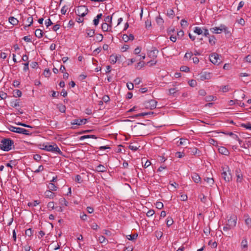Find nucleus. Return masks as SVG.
Segmentation results:
<instances>
[{
	"mask_svg": "<svg viewBox=\"0 0 251 251\" xmlns=\"http://www.w3.org/2000/svg\"><path fill=\"white\" fill-rule=\"evenodd\" d=\"M208 142L211 145L214 146H217V142L213 139H209Z\"/></svg>",
	"mask_w": 251,
	"mask_h": 251,
	"instance_id": "49",
	"label": "nucleus"
},
{
	"mask_svg": "<svg viewBox=\"0 0 251 251\" xmlns=\"http://www.w3.org/2000/svg\"><path fill=\"white\" fill-rule=\"evenodd\" d=\"M223 172L222 173V177L226 182H229L232 179V176L230 170L228 167L223 168Z\"/></svg>",
	"mask_w": 251,
	"mask_h": 251,
	"instance_id": "4",
	"label": "nucleus"
},
{
	"mask_svg": "<svg viewBox=\"0 0 251 251\" xmlns=\"http://www.w3.org/2000/svg\"><path fill=\"white\" fill-rule=\"evenodd\" d=\"M189 143V142L188 140H187L186 139H182L181 138L180 139V142H178V146H180V145L185 146V145H187Z\"/></svg>",
	"mask_w": 251,
	"mask_h": 251,
	"instance_id": "23",
	"label": "nucleus"
},
{
	"mask_svg": "<svg viewBox=\"0 0 251 251\" xmlns=\"http://www.w3.org/2000/svg\"><path fill=\"white\" fill-rule=\"evenodd\" d=\"M9 22L13 25H18V20L14 17H10L9 18Z\"/></svg>",
	"mask_w": 251,
	"mask_h": 251,
	"instance_id": "19",
	"label": "nucleus"
},
{
	"mask_svg": "<svg viewBox=\"0 0 251 251\" xmlns=\"http://www.w3.org/2000/svg\"><path fill=\"white\" fill-rule=\"evenodd\" d=\"M44 170V167L43 165H40L38 167V168L34 171V172L36 173H39L41 171H42Z\"/></svg>",
	"mask_w": 251,
	"mask_h": 251,
	"instance_id": "57",
	"label": "nucleus"
},
{
	"mask_svg": "<svg viewBox=\"0 0 251 251\" xmlns=\"http://www.w3.org/2000/svg\"><path fill=\"white\" fill-rule=\"evenodd\" d=\"M214 97L213 96H208L205 98V100L206 101H211L214 100Z\"/></svg>",
	"mask_w": 251,
	"mask_h": 251,
	"instance_id": "50",
	"label": "nucleus"
},
{
	"mask_svg": "<svg viewBox=\"0 0 251 251\" xmlns=\"http://www.w3.org/2000/svg\"><path fill=\"white\" fill-rule=\"evenodd\" d=\"M224 133L225 134H226V135H229V136H232L233 138L236 139H237L238 141L240 140L238 136L237 135L234 134L233 133H232L231 132H227V133Z\"/></svg>",
	"mask_w": 251,
	"mask_h": 251,
	"instance_id": "35",
	"label": "nucleus"
},
{
	"mask_svg": "<svg viewBox=\"0 0 251 251\" xmlns=\"http://www.w3.org/2000/svg\"><path fill=\"white\" fill-rule=\"evenodd\" d=\"M145 126L144 124L138 123L132 127V130L135 136H142L143 135L142 131L145 127Z\"/></svg>",
	"mask_w": 251,
	"mask_h": 251,
	"instance_id": "3",
	"label": "nucleus"
},
{
	"mask_svg": "<svg viewBox=\"0 0 251 251\" xmlns=\"http://www.w3.org/2000/svg\"><path fill=\"white\" fill-rule=\"evenodd\" d=\"M47 206L48 208H50L51 209H53L54 207V202L53 201L49 202L48 203Z\"/></svg>",
	"mask_w": 251,
	"mask_h": 251,
	"instance_id": "60",
	"label": "nucleus"
},
{
	"mask_svg": "<svg viewBox=\"0 0 251 251\" xmlns=\"http://www.w3.org/2000/svg\"><path fill=\"white\" fill-rule=\"evenodd\" d=\"M55 196L54 193L52 192V191L50 190H47L45 192V196L46 198L53 199V197Z\"/></svg>",
	"mask_w": 251,
	"mask_h": 251,
	"instance_id": "15",
	"label": "nucleus"
},
{
	"mask_svg": "<svg viewBox=\"0 0 251 251\" xmlns=\"http://www.w3.org/2000/svg\"><path fill=\"white\" fill-rule=\"evenodd\" d=\"M227 30V27L225 25H221L220 27H215L210 29V30L213 33L219 34L221 33L222 31H226Z\"/></svg>",
	"mask_w": 251,
	"mask_h": 251,
	"instance_id": "9",
	"label": "nucleus"
},
{
	"mask_svg": "<svg viewBox=\"0 0 251 251\" xmlns=\"http://www.w3.org/2000/svg\"><path fill=\"white\" fill-rule=\"evenodd\" d=\"M180 70L182 72H188L189 71V68L186 66H182L180 68Z\"/></svg>",
	"mask_w": 251,
	"mask_h": 251,
	"instance_id": "43",
	"label": "nucleus"
},
{
	"mask_svg": "<svg viewBox=\"0 0 251 251\" xmlns=\"http://www.w3.org/2000/svg\"><path fill=\"white\" fill-rule=\"evenodd\" d=\"M155 212L153 210H149L146 215L148 217H151V216H152L154 214Z\"/></svg>",
	"mask_w": 251,
	"mask_h": 251,
	"instance_id": "53",
	"label": "nucleus"
},
{
	"mask_svg": "<svg viewBox=\"0 0 251 251\" xmlns=\"http://www.w3.org/2000/svg\"><path fill=\"white\" fill-rule=\"evenodd\" d=\"M241 246L244 248H246L248 247V241L246 238H245L241 242Z\"/></svg>",
	"mask_w": 251,
	"mask_h": 251,
	"instance_id": "36",
	"label": "nucleus"
},
{
	"mask_svg": "<svg viewBox=\"0 0 251 251\" xmlns=\"http://www.w3.org/2000/svg\"><path fill=\"white\" fill-rule=\"evenodd\" d=\"M151 114H153V112H144V113H141L138 114L134 115L132 116V118H137L138 117H143L148 115H150Z\"/></svg>",
	"mask_w": 251,
	"mask_h": 251,
	"instance_id": "26",
	"label": "nucleus"
},
{
	"mask_svg": "<svg viewBox=\"0 0 251 251\" xmlns=\"http://www.w3.org/2000/svg\"><path fill=\"white\" fill-rule=\"evenodd\" d=\"M48 188L49 189V190L52 191H55L57 190V187L53 183L50 182L48 185Z\"/></svg>",
	"mask_w": 251,
	"mask_h": 251,
	"instance_id": "21",
	"label": "nucleus"
},
{
	"mask_svg": "<svg viewBox=\"0 0 251 251\" xmlns=\"http://www.w3.org/2000/svg\"><path fill=\"white\" fill-rule=\"evenodd\" d=\"M137 236H138V234H130V235H128L127 236V238L129 240H134L135 239H136Z\"/></svg>",
	"mask_w": 251,
	"mask_h": 251,
	"instance_id": "34",
	"label": "nucleus"
},
{
	"mask_svg": "<svg viewBox=\"0 0 251 251\" xmlns=\"http://www.w3.org/2000/svg\"><path fill=\"white\" fill-rule=\"evenodd\" d=\"M177 90L176 88H172L169 90L170 95H175Z\"/></svg>",
	"mask_w": 251,
	"mask_h": 251,
	"instance_id": "44",
	"label": "nucleus"
},
{
	"mask_svg": "<svg viewBox=\"0 0 251 251\" xmlns=\"http://www.w3.org/2000/svg\"><path fill=\"white\" fill-rule=\"evenodd\" d=\"M204 180L207 182V183L209 184L210 185L213 184L214 181V179L210 177H206L204 178Z\"/></svg>",
	"mask_w": 251,
	"mask_h": 251,
	"instance_id": "39",
	"label": "nucleus"
},
{
	"mask_svg": "<svg viewBox=\"0 0 251 251\" xmlns=\"http://www.w3.org/2000/svg\"><path fill=\"white\" fill-rule=\"evenodd\" d=\"M158 52V50H151L149 53L148 56L152 58H156Z\"/></svg>",
	"mask_w": 251,
	"mask_h": 251,
	"instance_id": "16",
	"label": "nucleus"
},
{
	"mask_svg": "<svg viewBox=\"0 0 251 251\" xmlns=\"http://www.w3.org/2000/svg\"><path fill=\"white\" fill-rule=\"evenodd\" d=\"M59 110L61 112L64 113L66 110V107L65 105H61L59 107Z\"/></svg>",
	"mask_w": 251,
	"mask_h": 251,
	"instance_id": "56",
	"label": "nucleus"
},
{
	"mask_svg": "<svg viewBox=\"0 0 251 251\" xmlns=\"http://www.w3.org/2000/svg\"><path fill=\"white\" fill-rule=\"evenodd\" d=\"M191 178L195 183H198L201 181V178L197 173H192L191 174Z\"/></svg>",
	"mask_w": 251,
	"mask_h": 251,
	"instance_id": "12",
	"label": "nucleus"
},
{
	"mask_svg": "<svg viewBox=\"0 0 251 251\" xmlns=\"http://www.w3.org/2000/svg\"><path fill=\"white\" fill-rule=\"evenodd\" d=\"M120 55H114L112 54L110 56V61L112 64H115L117 61H118L120 58H121Z\"/></svg>",
	"mask_w": 251,
	"mask_h": 251,
	"instance_id": "13",
	"label": "nucleus"
},
{
	"mask_svg": "<svg viewBox=\"0 0 251 251\" xmlns=\"http://www.w3.org/2000/svg\"><path fill=\"white\" fill-rule=\"evenodd\" d=\"M87 121V119H75L71 122V125H78L80 126L82 124H85L86 123Z\"/></svg>",
	"mask_w": 251,
	"mask_h": 251,
	"instance_id": "11",
	"label": "nucleus"
},
{
	"mask_svg": "<svg viewBox=\"0 0 251 251\" xmlns=\"http://www.w3.org/2000/svg\"><path fill=\"white\" fill-rule=\"evenodd\" d=\"M199 198L201 199V201L203 203H205L206 201V198L203 194H201L199 196Z\"/></svg>",
	"mask_w": 251,
	"mask_h": 251,
	"instance_id": "41",
	"label": "nucleus"
},
{
	"mask_svg": "<svg viewBox=\"0 0 251 251\" xmlns=\"http://www.w3.org/2000/svg\"><path fill=\"white\" fill-rule=\"evenodd\" d=\"M27 22L29 23L28 26H30L33 22V18L31 16L28 17L27 19Z\"/></svg>",
	"mask_w": 251,
	"mask_h": 251,
	"instance_id": "52",
	"label": "nucleus"
},
{
	"mask_svg": "<svg viewBox=\"0 0 251 251\" xmlns=\"http://www.w3.org/2000/svg\"><path fill=\"white\" fill-rule=\"evenodd\" d=\"M157 102L154 100H150L146 102V106L150 109H154L156 107Z\"/></svg>",
	"mask_w": 251,
	"mask_h": 251,
	"instance_id": "10",
	"label": "nucleus"
},
{
	"mask_svg": "<svg viewBox=\"0 0 251 251\" xmlns=\"http://www.w3.org/2000/svg\"><path fill=\"white\" fill-rule=\"evenodd\" d=\"M209 60L214 64L218 65L221 62L219 54L216 53H213L210 55Z\"/></svg>",
	"mask_w": 251,
	"mask_h": 251,
	"instance_id": "7",
	"label": "nucleus"
},
{
	"mask_svg": "<svg viewBox=\"0 0 251 251\" xmlns=\"http://www.w3.org/2000/svg\"><path fill=\"white\" fill-rule=\"evenodd\" d=\"M68 8L66 5H64L62 7V8L61 9V13L63 15H65L66 13L67 10Z\"/></svg>",
	"mask_w": 251,
	"mask_h": 251,
	"instance_id": "48",
	"label": "nucleus"
},
{
	"mask_svg": "<svg viewBox=\"0 0 251 251\" xmlns=\"http://www.w3.org/2000/svg\"><path fill=\"white\" fill-rule=\"evenodd\" d=\"M109 28H111V26L106 23H103L101 25V29L103 31H108Z\"/></svg>",
	"mask_w": 251,
	"mask_h": 251,
	"instance_id": "24",
	"label": "nucleus"
},
{
	"mask_svg": "<svg viewBox=\"0 0 251 251\" xmlns=\"http://www.w3.org/2000/svg\"><path fill=\"white\" fill-rule=\"evenodd\" d=\"M216 38L214 36H211L209 39V42L211 45H214L215 44Z\"/></svg>",
	"mask_w": 251,
	"mask_h": 251,
	"instance_id": "38",
	"label": "nucleus"
},
{
	"mask_svg": "<svg viewBox=\"0 0 251 251\" xmlns=\"http://www.w3.org/2000/svg\"><path fill=\"white\" fill-rule=\"evenodd\" d=\"M43 150H46L48 151H51L52 152H57L60 155L62 154V152L60 151L59 148L57 147L56 144H54L53 145H43Z\"/></svg>",
	"mask_w": 251,
	"mask_h": 251,
	"instance_id": "2",
	"label": "nucleus"
},
{
	"mask_svg": "<svg viewBox=\"0 0 251 251\" xmlns=\"http://www.w3.org/2000/svg\"><path fill=\"white\" fill-rule=\"evenodd\" d=\"M145 25H146V28H149V27H151V21L149 19H147L145 22Z\"/></svg>",
	"mask_w": 251,
	"mask_h": 251,
	"instance_id": "55",
	"label": "nucleus"
},
{
	"mask_svg": "<svg viewBox=\"0 0 251 251\" xmlns=\"http://www.w3.org/2000/svg\"><path fill=\"white\" fill-rule=\"evenodd\" d=\"M39 203H40V202L38 201L35 200V201H34L33 202H28L27 205L29 207H34V206H37L38 204H39Z\"/></svg>",
	"mask_w": 251,
	"mask_h": 251,
	"instance_id": "28",
	"label": "nucleus"
},
{
	"mask_svg": "<svg viewBox=\"0 0 251 251\" xmlns=\"http://www.w3.org/2000/svg\"><path fill=\"white\" fill-rule=\"evenodd\" d=\"M9 129L11 131L18 133L23 134L24 135H31V133L29 131H28L25 128H21V127H17L13 126H11Z\"/></svg>",
	"mask_w": 251,
	"mask_h": 251,
	"instance_id": "6",
	"label": "nucleus"
},
{
	"mask_svg": "<svg viewBox=\"0 0 251 251\" xmlns=\"http://www.w3.org/2000/svg\"><path fill=\"white\" fill-rule=\"evenodd\" d=\"M87 37H92L95 34V30L90 28H87L86 30Z\"/></svg>",
	"mask_w": 251,
	"mask_h": 251,
	"instance_id": "20",
	"label": "nucleus"
},
{
	"mask_svg": "<svg viewBox=\"0 0 251 251\" xmlns=\"http://www.w3.org/2000/svg\"><path fill=\"white\" fill-rule=\"evenodd\" d=\"M193 54L192 52H186L184 55V58L190 59L193 56Z\"/></svg>",
	"mask_w": 251,
	"mask_h": 251,
	"instance_id": "40",
	"label": "nucleus"
},
{
	"mask_svg": "<svg viewBox=\"0 0 251 251\" xmlns=\"http://www.w3.org/2000/svg\"><path fill=\"white\" fill-rule=\"evenodd\" d=\"M194 32L195 33H197L198 35H200V34H201L202 33V29L200 27H199L198 26H197V27H195Z\"/></svg>",
	"mask_w": 251,
	"mask_h": 251,
	"instance_id": "32",
	"label": "nucleus"
},
{
	"mask_svg": "<svg viewBox=\"0 0 251 251\" xmlns=\"http://www.w3.org/2000/svg\"><path fill=\"white\" fill-rule=\"evenodd\" d=\"M245 224L246 225H247L249 227L251 226V219L250 218H248L246 219H245Z\"/></svg>",
	"mask_w": 251,
	"mask_h": 251,
	"instance_id": "47",
	"label": "nucleus"
},
{
	"mask_svg": "<svg viewBox=\"0 0 251 251\" xmlns=\"http://www.w3.org/2000/svg\"><path fill=\"white\" fill-rule=\"evenodd\" d=\"M156 22L158 25H162L164 23V20L159 16L156 18Z\"/></svg>",
	"mask_w": 251,
	"mask_h": 251,
	"instance_id": "27",
	"label": "nucleus"
},
{
	"mask_svg": "<svg viewBox=\"0 0 251 251\" xmlns=\"http://www.w3.org/2000/svg\"><path fill=\"white\" fill-rule=\"evenodd\" d=\"M88 9L87 6L85 5L79 6L75 10V13L78 16L84 17L87 14Z\"/></svg>",
	"mask_w": 251,
	"mask_h": 251,
	"instance_id": "5",
	"label": "nucleus"
},
{
	"mask_svg": "<svg viewBox=\"0 0 251 251\" xmlns=\"http://www.w3.org/2000/svg\"><path fill=\"white\" fill-rule=\"evenodd\" d=\"M201 79L202 80H204V79H208L210 78V74L208 73V74H201Z\"/></svg>",
	"mask_w": 251,
	"mask_h": 251,
	"instance_id": "31",
	"label": "nucleus"
},
{
	"mask_svg": "<svg viewBox=\"0 0 251 251\" xmlns=\"http://www.w3.org/2000/svg\"><path fill=\"white\" fill-rule=\"evenodd\" d=\"M218 150L219 152L224 155H227L229 153V151L224 147H221Z\"/></svg>",
	"mask_w": 251,
	"mask_h": 251,
	"instance_id": "17",
	"label": "nucleus"
},
{
	"mask_svg": "<svg viewBox=\"0 0 251 251\" xmlns=\"http://www.w3.org/2000/svg\"><path fill=\"white\" fill-rule=\"evenodd\" d=\"M129 149L133 151H136L138 149V147L134 145H130L129 146Z\"/></svg>",
	"mask_w": 251,
	"mask_h": 251,
	"instance_id": "62",
	"label": "nucleus"
},
{
	"mask_svg": "<svg viewBox=\"0 0 251 251\" xmlns=\"http://www.w3.org/2000/svg\"><path fill=\"white\" fill-rule=\"evenodd\" d=\"M60 202L62 204H64L65 206H67L68 204V201L65 200V198H62V199H60Z\"/></svg>",
	"mask_w": 251,
	"mask_h": 251,
	"instance_id": "54",
	"label": "nucleus"
},
{
	"mask_svg": "<svg viewBox=\"0 0 251 251\" xmlns=\"http://www.w3.org/2000/svg\"><path fill=\"white\" fill-rule=\"evenodd\" d=\"M10 106L13 107H16L17 106H20L19 100H13L10 101Z\"/></svg>",
	"mask_w": 251,
	"mask_h": 251,
	"instance_id": "25",
	"label": "nucleus"
},
{
	"mask_svg": "<svg viewBox=\"0 0 251 251\" xmlns=\"http://www.w3.org/2000/svg\"><path fill=\"white\" fill-rule=\"evenodd\" d=\"M33 230L31 228H28L25 230V233L26 236L28 237H30L33 234Z\"/></svg>",
	"mask_w": 251,
	"mask_h": 251,
	"instance_id": "37",
	"label": "nucleus"
},
{
	"mask_svg": "<svg viewBox=\"0 0 251 251\" xmlns=\"http://www.w3.org/2000/svg\"><path fill=\"white\" fill-rule=\"evenodd\" d=\"M236 176L237 177V182H241L242 180L243 175L240 169H237L236 170Z\"/></svg>",
	"mask_w": 251,
	"mask_h": 251,
	"instance_id": "14",
	"label": "nucleus"
},
{
	"mask_svg": "<svg viewBox=\"0 0 251 251\" xmlns=\"http://www.w3.org/2000/svg\"><path fill=\"white\" fill-rule=\"evenodd\" d=\"M13 143L14 142L11 139L4 138L1 142L0 149L4 151H8L11 149V146Z\"/></svg>",
	"mask_w": 251,
	"mask_h": 251,
	"instance_id": "1",
	"label": "nucleus"
},
{
	"mask_svg": "<svg viewBox=\"0 0 251 251\" xmlns=\"http://www.w3.org/2000/svg\"><path fill=\"white\" fill-rule=\"evenodd\" d=\"M237 221V218L235 215H231L230 217V218L228 219L227 221V224H228V226L232 227L233 228L236 226Z\"/></svg>",
	"mask_w": 251,
	"mask_h": 251,
	"instance_id": "8",
	"label": "nucleus"
},
{
	"mask_svg": "<svg viewBox=\"0 0 251 251\" xmlns=\"http://www.w3.org/2000/svg\"><path fill=\"white\" fill-rule=\"evenodd\" d=\"M245 59L246 62H249V63H251V55H249L245 57Z\"/></svg>",
	"mask_w": 251,
	"mask_h": 251,
	"instance_id": "64",
	"label": "nucleus"
},
{
	"mask_svg": "<svg viewBox=\"0 0 251 251\" xmlns=\"http://www.w3.org/2000/svg\"><path fill=\"white\" fill-rule=\"evenodd\" d=\"M75 181L78 183H80L82 181V178L80 175H76L75 178Z\"/></svg>",
	"mask_w": 251,
	"mask_h": 251,
	"instance_id": "45",
	"label": "nucleus"
},
{
	"mask_svg": "<svg viewBox=\"0 0 251 251\" xmlns=\"http://www.w3.org/2000/svg\"><path fill=\"white\" fill-rule=\"evenodd\" d=\"M127 87L128 88V90H131L133 89L134 85L131 82H128L126 84Z\"/></svg>",
	"mask_w": 251,
	"mask_h": 251,
	"instance_id": "51",
	"label": "nucleus"
},
{
	"mask_svg": "<svg viewBox=\"0 0 251 251\" xmlns=\"http://www.w3.org/2000/svg\"><path fill=\"white\" fill-rule=\"evenodd\" d=\"M167 15L169 16H173L174 15V12L173 9H170L167 10Z\"/></svg>",
	"mask_w": 251,
	"mask_h": 251,
	"instance_id": "63",
	"label": "nucleus"
},
{
	"mask_svg": "<svg viewBox=\"0 0 251 251\" xmlns=\"http://www.w3.org/2000/svg\"><path fill=\"white\" fill-rule=\"evenodd\" d=\"M44 75L45 77H49L50 75V70L49 69H45L44 72Z\"/></svg>",
	"mask_w": 251,
	"mask_h": 251,
	"instance_id": "46",
	"label": "nucleus"
},
{
	"mask_svg": "<svg viewBox=\"0 0 251 251\" xmlns=\"http://www.w3.org/2000/svg\"><path fill=\"white\" fill-rule=\"evenodd\" d=\"M156 207L159 209H161L163 207V204L160 201H157L155 203Z\"/></svg>",
	"mask_w": 251,
	"mask_h": 251,
	"instance_id": "42",
	"label": "nucleus"
},
{
	"mask_svg": "<svg viewBox=\"0 0 251 251\" xmlns=\"http://www.w3.org/2000/svg\"><path fill=\"white\" fill-rule=\"evenodd\" d=\"M174 221L171 217H168L167 219L166 224L168 226H170L173 224Z\"/></svg>",
	"mask_w": 251,
	"mask_h": 251,
	"instance_id": "33",
	"label": "nucleus"
},
{
	"mask_svg": "<svg viewBox=\"0 0 251 251\" xmlns=\"http://www.w3.org/2000/svg\"><path fill=\"white\" fill-rule=\"evenodd\" d=\"M13 95L15 97H20L22 96V92L19 90L13 91Z\"/></svg>",
	"mask_w": 251,
	"mask_h": 251,
	"instance_id": "30",
	"label": "nucleus"
},
{
	"mask_svg": "<svg viewBox=\"0 0 251 251\" xmlns=\"http://www.w3.org/2000/svg\"><path fill=\"white\" fill-rule=\"evenodd\" d=\"M43 31L40 29H37L35 31V35L36 37L40 38L43 36Z\"/></svg>",
	"mask_w": 251,
	"mask_h": 251,
	"instance_id": "22",
	"label": "nucleus"
},
{
	"mask_svg": "<svg viewBox=\"0 0 251 251\" xmlns=\"http://www.w3.org/2000/svg\"><path fill=\"white\" fill-rule=\"evenodd\" d=\"M96 170L99 172H105L106 171V167L100 164L97 166Z\"/></svg>",
	"mask_w": 251,
	"mask_h": 251,
	"instance_id": "18",
	"label": "nucleus"
},
{
	"mask_svg": "<svg viewBox=\"0 0 251 251\" xmlns=\"http://www.w3.org/2000/svg\"><path fill=\"white\" fill-rule=\"evenodd\" d=\"M102 100L105 102H107L110 100V98L107 95H105L102 97Z\"/></svg>",
	"mask_w": 251,
	"mask_h": 251,
	"instance_id": "61",
	"label": "nucleus"
},
{
	"mask_svg": "<svg viewBox=\"0 0 251 251\" xmlns=\"http://www.w3.org/2000/svg\"><path fill=\"white\" fill-rule=\"evenodd\" d=\"M208 244L210 245H211V246L215 248L217 247V243L216 242H212V240H210L209 241V243H208Z\"/></svg>",
	"mask_w": 251,
	"mask_h": 251,
	"instance_id": "58",
	"label": "nucleus"
},
{
	"mask_svg": "<svg viewBox=\"0 0 251 251\" xmlns=\"http://www.w3.org/2000/svg\"><path fill=\"white\" fill-rule=\"evenodd\" d=\"M45 24L46 25V26L47 27L52 25L53 24V23H52V22L51 21L50 19H48L46 21V23H45Z\"/></svg>",
	"mask_w": 251,
	"mask_h": 251,
	"instance_id": "59",
	"label": "nucleus"
},
{
	"mask_svg": "<svg viewBox=\"0 0 251 251\" xmlns=\"http://www.w3.org/2000/svg\"><path fill=\"white\" fill-rule=\"evenodd\" d=\"M241 126L247 129L251 130V124L250 122H248L246 124H242Z\"/></svg>",
	"mask_w": 251,
	"mask_h": 251,
	"instance_id": "29",
	"label": "nucleus"
}]
</instances>
